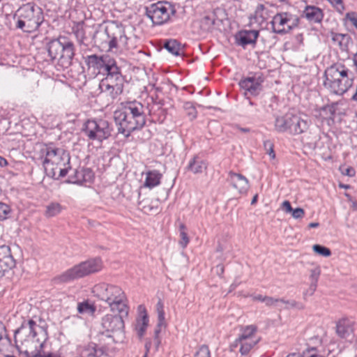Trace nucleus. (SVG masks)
<instances>
[{
	"mask_svg": "<svg viewBox=\"0 0 357 357\" xmlns=\"http://www.w3.org/2000/svg\"><path fill=\"white\" fill-rule=\"evenodd\" d=\"M113 130L112 126L104 119L88 120L84 125V134L92 141L100 142L108 139Z\"/></svg>",
	"mask_w": 357,
	"mask_h": 357,
	"instance_id": "9d476101",
	"label": "nucleus"
},
{
	"mask_svg": "<svg viewBox=\"0 0 357 357\" xmlns=\"http://www.w3.org/2000/svg\"><path fill=\"white\" fill-rule=\"evenodd\" d=\"M77 310L79 313L83 314L86 312L93 313L95 311V308L93 305L89 304L88 302H82L78 303Z\"/></svg>",
	"mask_w": 357,
	"mask_h": 357,
	"instance_id": "a19ab883",
	"label": "nucleus"
},
{
	"mask_svg": "<svg viewBox=\"0 0 357 357\" xmlns=\"http://www.w3.org/2000/svg\"><path fill=\"white\" fill-rule=\"evenodd\" d=\"M281 306H282V309H290V308H298L302 309L303 305L301 303H297L295 301H285L284 302L281 303Z\"/></svg>",
	"mask_w": 357,
	"mask_h": 357,
	"instance_id": "a18cd8bd",
	"label": "nucleus"
},
{
	"mask_svg": "<svg viewBox=\"0 0 357 357\" xmlns=\"http://www.w3.org/2000/svg\"><path fill=\"white\" fill-rule=\"evenodd\" d=\"M321 275V268L319 266H316L310 270V282L318 283L319 276Z\"/></svg>",
	"mask_w": 357,
	"mask_h": 357,
	"instance_id": "c03bdc74",
	"label": "nucleus"
},
{
	"mask_svg": "<svg viewBox=\"0 0 357 357\" xmlns=\"http://www.w3.org/2000/svg\"><path fill=\"white\" fill-rule=\"evenodd\" d=\"M264 77L261 73H257L252 76L242 79L239 82L240 87L245 91V94L257 96L262 90V83Z\"/></svg>",
	"mask_w": 357,
	"mask_h": 357,
	"instance_id": "4468645a",
	"label": "nucleus"
},
{
	"mask_svg": "<svg viewBox=\"0 0 357 357\" xmlns=\"http://www.w3.org/2000/svg\"><path fill=\"white\" fill-rule=\"evenodd\" d=\"M347 18L357 29V14L355 13H347Z\"/></svg>",
	"mask_w": 357,
	"mask_h": 357,
	"instance_id": "603ef678",
	"label": "nucleus"
},
{
	"mask_svg": "<svg viewBox=\"0 0 357 357\" xmlns=\"http://www.w3.org/2000/svg\"><path fill=\"white\" fill-rule=\"evenodd\" d=\"M183 109L190 120H194L197 115V109L191 102H186L183 104Z\"/></svg>",
	"mask_w": 357,
	"mask_h": 357,
	"instance_id": "c9c22d12",
	"label": "nucleus"
},
{
	"mask_svg": "<svg viewBox=\"0 0 357 357\" xmlns=\"http://www.w3.org/2000/svg\"><path fill=\"white\" fill-rule=\"evenodd\" d=\"M310 136L307 137L306 135H304L302 137V142L304 144L307 146L309 148H314L317 145V142L319 139V137L317 134L314 132H312V131L310 132Z\"/></svg>",
	"mask_w": 357,
	"mask_h": 357,
	"instance_id": "f704fd0d",
	"label": "nucleus"
},
{
	"mask_svg": "<svg viewBox=\"0 0 357 357\" xmlns=\"http://www.w3.org/2000/svg\"><path fill=\"white\" fill-rule=\"evenodd\" d=\"M47 52L51 59L57 60V64L62 68H68L75 56L74 45L65 36L52 40L47 44Z\"/></svg>",
	"mask_w": 357,
	"mask_h": 357,
	"instance_id": "0eeeda50",
	"label": "nucleus"
},
{
	"mask_svg": "<svg viewBox=\"0 0 357 357\" xmlns=\"http://www.w3.org/2000/svg\"><path fill=\"white\" fill-rule=\"evenodd\" d=\"M43 154V166L46 172L50 171L52 176L59 173V176L64 177L70 169L69 153L61 148L54 146H45L41 149Z\"/></svg>",
	"mask_w": 357,
	"mask_h": 357,
	"instance_id": "39448f33",
	"label": "nucleus"
},
{
	"mask_svg": "<svg viewBox=\"0 0 357 357\" xmlns=\"http://www.w3.org/2000/svg\"><path fill=\"white\" fill-rule=\"evenodd\" d=\"M266 297V296H263L262 295L259 294V295H257V296H253V300L254 301H259L265 303Z\"/></svg>",
	"mask_w": 357,
	"mask_h": 357,
	"instance_id": "13d9d810",
	"label": "nucleus"
},
{
	"mask_svg": "<svg viewBox=\"0 0 357 357\" xmlns=\"http://www.w3.org/2000/svg\"><path fill=\"white\" fill-rule=\"evenodd\" d=\"M259 342L258 338H248L244 340H236V346H240V352L242 355H246L251 349Z\"/></svg>",
	"mask_w": 357,
	"mask_h": 357,
	"instance_id": "cd10ccee",
	"label": "nucleus"
},
{
	"mask_svg": "<svg viewBox=\"0 0 357 357\" xmlns=\"http://www.w3.org/2000/svg\"><path fill=\"white\" fill-rule=\"evenodd\" d=\"M62 211V206L59 203H51L47 206L45 215L47 217H53L59 214Z\"/></svg>",
	"mask_w": 357,
	"mask_h": 357,
	"instance_id": "72a5a7b5",
	"label": "nucleus"
},
{
	"mask_svg": "<svg viewBox=\"0 0 357 357\" xmlns=\"http://www.w3.org/2000/svg\"><path fill=\"white\" fill-rule=\"evenodd\" d=\"M86 351H87V357H100L98 355V352L102 353L101 351H98L96 348V344L94 343L89 344L84 349Z\"/></svg>",
	"mask_w": 357,
	"mask_h": 357,
	"instance_id": "37998d69",
	"label": "nucleus"
},
{
	"mask_svg": "<svg viewBox=\"0 0 357 357\" xmlns=\"http://www.w3.org/2000/svg\"><path fill=\"white\" fill-rule=\"evenodd\" d=\"M304 352H309L311 354H317V348L315 347H310L307 349H306Z\"/></svg>",
	"mask_w": 357,
	"mask_h": 357,
	"instance_id": "052dcab7",
	"label": "nucleus"
},
{
	"mask_svg": "<svg viewBox=\"0 0 357 357\" xmlns=\"http://www.w3.org/2000/svg\"><path fill=\"white\" fill-rule=\"evenodd\" d=\"M291 115L292 114L287 113L282 116H276L274 123L275 130L278 132H287L289 134Z\"/></svg>",
	"mask_w": 357,
	"mask_h": 357,
	"instance_id": "5701e85b",
	"label": "nucleus"
},
{
	"mask_svg": "<svg viewBox=\"0 0 357 357\" xmlns=\"http://www.w3.org/2000/svg\"><path fill=\"white\" fill-rule=\"evenodd\" d=\"M353 73L341 64L328 67L324 73V86L330 92L342 95L353 85Z\"/></svg>",
	"mask_w": 357,
	"mask_h": 357,
	"instance_id": "20e7f679",
	"label": "nucleus"
},
{
	"mask_svg": "<svg viewBox=\"0 0 357 357\" xmlns=\"http://www.w3.org/2000/svg\"><path fill=\"white\" fill-rule=\"evenodd\" d=\"M259 36V31L256 30H243L235 36L237 45L245 48L248 45H255Z\"/></svg>",
	"mask_w": 357,
	"mask_h": 357,
	"instance_id": "a211bd4d",
	"label": "nucleus"
},
{
	"mask_svg": "<svg viewBox=\"0 0 357 357\" xmlns=\"http://www.w3.org/2000/svg\"><path fill=\"white\" fill-rule=\"evenodd\" d=\"M42 357H61V356L59 354L50 353L45 356H42Z\"/></svg>",
	"mask_w": 357,
	"mask_h": 357,
	"instance_id": "0e129e2a",
	"label": "nucleus"
},
{
	"mask_svg": "<svg viewBox=\"0 0 357 357\" xmlns=\"http://www.w3.org/2000/svg\"><path fill=\"white\" fill-rule=\"evenodd\" d=\"M207 168V164L200 157L195 155L190 161L186 167L187 170L193 174H201Z\"/></svg>",
	"mask_w": 357,
	"mask_h": 357,
	"instance_id": "393cba45",
	"label": "nucleus"
},
{
	"mask_svg": "<svg viewBox=\"0 0 357 357\" xmlns=\"http://www.w3.org/2000/svg\"><path fill=\"white\" fill-rule=\"evenodd\" d=\"M5 332V327L0 322V340L2 338L3 333Z\"/></svg>",
	"mask_w": 357,
	"mask_h": 357,
	"instance_id": "680f3d73",
	"label": "nucleus"
},
{
	"mask_svg": "<svg viewBox=\"0 0 357 357\" xmlns=\"http://www.w3.org/2000/svg\"><path fill=\"white\" fill-rule=\"evenodd\" d=\"M162 174L158 170H151L146 173V178L144 186L148 188H153L160 183Z\"/></svg>",
	"mask_w": 357,
	"mask_h": 357,
	"instance_id": "a878e982",
	"label": "nucleus"
},
{
	"mask_svg": "<svg viewBox=\"0 0 357 357\" xmlns=\"http://www.w3.org/2000/svg\"><path fill=\"white\" fill-rule=\"evenodd\" d=\"M8 165V161L6 158L0 156V167H5Z\"/></svg>",
	"mask_w": 357,
	"mask_h": 357,
	"instance_id": "4d7b16f0",
	"label": "nucleus"
},
{
	"mask_svg": "<svg viewBox=\"0 0 357 357\" xmlns=\"http://www.w3.org/2000/svg\"><path fill=\"white\" fill-rule=\"evenodd\" d=\"M84 61L89 70H92L93 73L98 75L101 73H106L109 68H111L116 61L109 55L104 54L98 56L91 54L84 57Z\"/></svg>",
	"mask_w": 357,
	"mask_h": 357,
	"instance_id": "ddd939ff",
	"label": "nucleus"
},
{
	"mask_svg": "<svg viewBox=\"0 0 357 357\" xmlns=\"http://www.w3.org/2000/svg\"><path fill=\"white\" fill-rule=\"evenodd\" d=\"M181 241H179V244L181 245L183 248H185L189 243V238L185 231H181L180 234Z\"/></svg>",
	"mask_w": 357,
	"mask_h": 357,
	"instance_id": "3c124183",
	"label": "nucleus"
},
{
	"mask_svg": "<svg viewBox=\"0 0 357 357\" xmlns=\"http://www.w3.org/2000/svg\"><path fill=\"white\" fill-rule=\"evenodd\" d=\"M195 357H211V352L208 346H201L196 352Z\"/></svg>",
	"mask_w": 357,
	"mask_h": 357,
	"instance_id": "49530a36",
	"label": "nucleus"
},
{
	"mask_svg": "<svg viewBox=\"0 0 357 357\" xmlns=\"http://www.w3.org/2000/svg\"><path fill=\"white\" fill-rule=\"evenodd\" d=\"M99 90L100 93L104 94L105 96L109 98L111 100L115 99L118 96L122 93L123 91L118 89L116 91L114 86L109 85V84L100 81L99 84Z\"/></svg>",
	"mask_w": 357,
	"mask_h": 357,
	"instance_id": "c85d7f7f",
	"label": "nucleus"
},
{
	"mask_svg": "<svg viewBox=\"0 0 357 357\" xmlns=\"http://www.w3.org/2000/svg\"><path fill=\"white\" fill-rule=\"evenodd\" d=\"M228 181L240 193L246 192L249 188L248 180L242 174L230 172Z\"/></svg>",
	"mask_w": 357,
	"mask_h": 357,
	"instance_id": "4be33fe9",
	"label": "nucleus"
},
{
	"mask_svg": "<svg viewBox=\"0 0 357 357\" xmlns=\"http://www.w3.org/2000/svg\"><path fill=\"white\" fill-rule=\"evenodd\" d=\"M336 332L341 338H347L353 333L350 321L347 319L340 320L336 326Z\"/></svg>",
	"mask_w": 357,
	"mask_h": 357,
	"instance_id": "bb28decb",
	"label": "nucleus"
},
{
	"mask_svg": "<svg viewBox=\"0 0 357 357\" xmlns=\"http://www.w3.org/2000/svg\"><path fill=\"white\" fill-rule=\"evenodd\" d=\"M75 34L80 43H83L85 39V31L82 27H77V29L75 31Z\"/></svg>",
	"mask_w": 357,
	"mask_h": 357,
	"instance_id": "09e8293b",
	"label": "nucleus"
},
{
	"mask_svg": "<svg viewBox=\"0 0 357 357\" xmlns=\"http://www.w3.org/2000/svg\"><path fill=\"white\" fill-rule=\"evenodd\" d=\"M179 231H180V233L181 231H185V226L183 224H181L180 225V226H179Z\"/></svg>",
	"mask_w": 357,
	"mask_h": 357,
	"instance_id": "338daca9",
	"label": "nucleus"
},
{
	"mask_svg": "<svg viewBox=\"0 0 357 357\" xmlns=\"http://www.w3.org/2000/svg\"><path fill=\"white\" fill-rule=\"evenodd\" d=\"M319 224L318 222H311L308 225L309 228H315L318 227Z\"/></svg>",
	"mask_w": 357,
	"mask_h": 357,
	"instance_id": "e2e57ef3",
	"label": "nucleus"
},
{
	"mask_svg": "<svg viewBox=\"0 0 357 357\" xmlns=\"http://www.w3.org/2000/svg\"><path fill=\"white\" fill-rule=\"evenodd\" d=\"M92 293L96 298L107 303L111 311L128 314V299L120 287L100 282L93 286Z\"/></svg>",
	"mask_w": 357,
	"mask_h": 357,
	"instance_id": "7ed1b4c3",
	"label": "nucleus"
},
{
	"mask_svg": "<svg viewBox=\"0 0 357 357\" xmlns=\"http://www.w3.org/2000/svg\"><path fill=\"white\" fill-rule=\"evenodd\" d=\"M156 310L158 312V326L160 327L163 325L165 321V311L164 305L161 300H159L156 304Z\"/></svg>",
	"mask_w": 357,
	"mask_h": 357,
	"instance_id": "4c0bfd02",
	"label": "nucleus"
},
{
	"mask_svg": "<svg viewBox=\"0 0 357 357\" xmlns=\"http://www.w3.org/2000/svg\"><path fill=\"white\" fill-rule=\"evenodd\" d=\"M257 195H255V196L252 198V202H251V204H254L257 202Z\"/></svg>",
	"mask_w": 357,
	"mask_h": 357,
	"instance_id": "774afa93",
	"label": "nucleus"
},
{
	"mask_svg": "<svg viewBox=\"0 0 357 357\" xmlns=\"http://www.w3.org/2000/svg\"><path fill=\"white\" fill-rule=\"evenodd\" d=\"M317 287V284L310 282L309 288L307 289V291L304 293V296L310 295L312 296L315 292Z\"/></svg>",
	"mask_w": 357,
	"mask_h": 357,
	"instance_id": "864d4df0",
	"label": "nucleus"
},
{
	"mask_svg": "<svg viewBox=\"0 0 357 357\" xmlns=\"http://www.w3.org/2000/svg\"><path fill=\"white\" fill-rule=\"evenodd\" d=\"M15 266V264H12V261L7 259V261H2L0 260V278L3 277L5 273Z\"/></svg>",
	"mask_w": 357,
	"mask_h": 357,
	"instance_id": "58836bf2",
	"label": "nucleus"
},
{
	"mask_svg": "<svg viewBox=\"0 0 357 357\" xmlns=\"http://www.w3.org/2000/svg\"><path fill=\"white\" fill-rule=\"evenodd\" d=\"M287 357H303V356L299 354L293 353V354H289Z\"/></svg>",
	"mask_w": 357,
	"mask_h": 357,
	"instance_id": "69168bd1",
	"label": "nucleus"
},
{
	"mask_svg": "<svg viewBox=\"0 0 357 357\" xmlns=\"http://www.w3.org/2000/svg\"><path fill=\"white\" fill-rule=\"evenodd\" d=\"M284 302L283 298H275L273 297L266 296L265 298V304L268 307H275L279 310L282 309L281 303Z\"/></svg>",
	"mask_w": 357,
	"mask_h": 357,
	"instance_id": "e433bc0d",
	"label": "nucleus"
},
{
	"mask_svg": "<svg viewBox=\"0 0 357 357\" xmlns=\"http://www.w3.org/2000/svg\"><path fill=\"white\" fill-rule=\"evenodd\" d=\"M10 212V208L6 204L0 202V220H5Z\"/></svg>",
	"mask_w": 357,
	"mask_h": 357,
	"instance_id": "de8ad7c7",
	"label": "nucleus"
},
{
	"mask_svg": "<svg viewBox=\"0 0 357 357\" xmlns=\"http://www.w3.org/2000/svg\"><path fill=\"white\" fill-rule=\"evenodd\" d=\"M102 81L109 84L118 91H123L125 79L122 75L120 68L117 64H114L106 73V77Z\"/></svg>",
	"mask_w": 357,
	"mask_h": 357,
	"instance_id": "f3484780",
	"label": "nucleus"
},
{
	"mask_svg": "<svg viewBox=\"0 0 357 357\" xmlns=\"http://www.w3.org/2000/svg\"><path fill=\"white\" fill-rule=\"evenodd\" d=\"M312 250L319 255L324 256V257H329L331 255V252L329 248L322 246L321 245H314L312 246Z\"/></svg>",
	"mask_w": 357,
	"mask_h": 357,
	"instance_id": "ea45409f",
	"label": "nucleus"
},
{
	"mask_svg": "<svg viewBox=\"0 0 357 357\" xmlns=\"http://www.w3.org/2000/svg\"><path fill=\"white\" fill-rule=\"evenodd\" d=\"M257 327L254 325H250L244 327L241 331V334L237 340H244L248 338H257L256 337Z\"/></svg>",
	"mask_w": 357,
	"mask_h": 357,
	"instance_id": "2f4dec72",
	"label": "nucleus"
},
{
	"mask_svg": "<svg viewBox=\"0 0 357 357\" xmlns=\"http://www.w3.org/2000/svg\"><path fill=\"white\" fill-rule=\"evenodd\" d=\"M9 259L12 264H15V260L13 257L10 252V248L7 245H0V260L2 261H7Z\"/></svg>",
	"mask_w": 357,
	"mask_h": 357,
	"instance_id": "473e14b6",
	"label": "nucleus"
},
{
	"mask_svg": "<svg viewBox=\"0 0 357 357\" xmlns=\"http://www.w3.org/2000/svg\"><path fill=\"white\" fill-rule=\"evenodd\" d=\"M15 27L26 33L37 31L44 21L43 10L38 6L26 3L21 6L16 12Z\"/></svg>",
	"mask_w": 357,
	"mask_h": 357,
	"instance_id": "423d86ee",
	"label": "nucleus"
},
{
	"mask_svg": "<svg viewBox=\"0 0 357 357\" xmlns=\"http://www.w3.org/2000/svg\"><path fill=\"white\" fill-rule=\"evenodd\" d=\"M282 208L286 212V213H291L293 208L291 206V204L289 201L286 200L284 201L282 204Z\"/></svg>",
	"mask_w": 357,
	"mask_h": 357,
	"instance_id": "5fc2aeb1",
	"label": "nucleus"
},
{
	"mask_svg": "<svg viewBox=\"0 0 357 357\" xmlns=\"http://www.w3.org/2000/svg\"><path fill=\"white\" fill-rule=\"evenodd\" d=\"M36 323L29 319L24 321L15 332L17 349L26 357H42L43 349L47 340L46 333L36 331Z\"/></svg>",
	"mask_w": 357,
	"mask_h": 357,
	"instance_id": "f257e3e1",
	"label": "nucleus"
},
{
	"mask_svg": "<svg viewBox=\"0 0 357 357\" xmlns=\"http://www.w3.org/2000/svg\"><path fill=\"white\" fill-rule=\"evenodd\" d=\"M264 147L266 153L269 155L271 159L275 158V153L274 151V144L271 140H265L264 142Z\"/></svg>",
	"mask_w": 357,
	"mask_h": 357,
	"instance_id": "79ce46f5",
	"label": "nucleus"
},
{
	"mask_svg": "<svg viewBox=\"0 0 357 357\" xmlns=\"http://www.w3.org/2000/svg\"><path fill=\"white\" fill-rule=\"evenodd\" d=\"M164 48L169 53L175 56H180L183 54L181 45L176 40H169L164 43Z\"/></svg>",
	"mask_w": 357,
	"mask_h": 357,
	"instance_id": "c756f323",
	"label": "nucleus"
},
{
	"mask_svg": "<svg viewBox=\"0 0 357 357\" xmlns=\"http://www.w3.org/2000/svg\"><path fill=\"white\" fill-rule=\"evenodd\" d=\"M107 314L102 319V326L107 332L116 333L123 331L124 322L123 317L125 314Z\"/></svg>",
	"mask_w": 357,
	"mask_h": 357,
	"instance_id": "dca6fc26",
	"label": "nucleus"
},
{
	"mask_svg": "<svg viewBox=\"0 0 357 357\" xmlns=\"http://www.w3.org/2000/svg\"><path fill=\"white\" fill-rule=\"evenodd\" d=\"M93 178V173L89 168H80L75 169L74 174L70 175L68 183L82 184L91 182Z\"/></svg>",
	"mask_w": 357,
	"mask_h": 357,
	"instance_id": "6ab92c4d",
	"label": "nucleus"
},
{
	"mask_svg": "<svg viewBox=\"0 0 357 357\" xmlns=\"http://www.w3.org/2000/svg\"><path fill=\"white\" fill-rule=\"evenodd\" d=\"M291 215L295 219L302 218L305 215V211L301 208H296L291 211Z\"/></svg>",
	"mask_w": 357,
	"mask_h": 357,
	"instance_id": "8fccbe9b",
	"label": "nucleus"
},
{
	"mask_svg": "<svg viewBox=\"0 0 357 357\" xmlns=\"http://www.w3.org/2000/svg\"><path fill=\"white\" fill-rule=\"evenodd\" d=\"M149 325V317L146 308L143 305L138 307V316L136 319L135 331L138 336L142 337Z\"/></svg>",
	"mask_w": 357,
	"mask_h": 357,
	"instance_id": "aec40b11",
	"label": "nucleus"
},
{
	"mask_svg": "<svg viewBox=\"0 0 357 357\" xmlns=\"http://www.w3.org/2000/svg\"><path fill=\"white\" fill-rule=\"evenodd\" d=\"M349 36L347 34L331 33V39L335 45H338L341 49H344L349 42Z\"/></svg>",
	"mask_w": 357,
	"mask_h": 357,
	"instance_id": "7c9ffc66",
	"label": "nucleus"
},
{
	"mask_svg": "<svg viewBox=\"0 0 357 357\" xmlns=\"http://www.w3.org/2000/svg\"><path fill=\"white\" fill-rule=\"evenodd\" d=\"M102 268V261L100 258H93L75 265L56 277L54 280L58 283H68L97 273Z\"/></svg>",
	"mask_w": 357,
	"mask_h": 357,
	"instance_id": "6e6552de",
	"label": "nucleus"
},
{
	"mask_svg": "<svg viewBox=\"0 0 357 357\" xmlns=\"http://www.w3.org/2000/svg\"><path fill=\"white\" fill-rule=\"evenodd\" d=\"M303 357H324L323 356L317 354H311L309 352H303Z\"/></svg>",
	"mask_w": 357,
	"mask_h": 357,
	"instance_id": "bf43d9fd",
	"label": "nucleus"
},
{
	"mask_svg": "<svg viewBox=\"0 0 357 357\" xmlns=\"http://www.w3.org/2000/svg\"><path fill=\"white\" fill-rule=\"evenodd\" d=\"M175 12L174 6L167 1H158L146 6V15L157 25L167 22Z\"/></svg>",
	"mask_w": 357,
	"mask_h": 357,
	"instance_id": "9b49d317",
	"label": "nucleus"
},
{
	"mask_svg": "<svg viewBox=\"0 0 357 357\" xmlns=\"http://www.w3.org/2000/svg\"><path fill=\"white\" fill-rule=\"evenodd\" d=\"M302 17L311 24L321 23L324 18V13L319 7L307 6L303 11Z\"/></svg>",
	"mask_w": 357,
	"mask_h": 357,
	"instance_id": "412c9836",
	"label": "nucleus"
},
{
	"mask_svg": "<svg viewBox=\"0 0 357 357\" xmlns=\"http://www.w3.org/2000/svg\"><path fill=\"white\" fill-rule=\"evenodd\" d=\"M298 17L289 13H280L273 16L271 22L274 33L282 34L289 32L298 24Z\"/></svg>",
	"mask_w": 357,
	"mask_h": 357,
	"instance_id": "f8f14e48",
	"label": "nucleus"
},
{
	"mask_svg": "<svg viewBox=\"0 0 357 357\" xmlns=\"http://www.w3.org/2000/svg\"><path fill=\"white\" fill-rule=\"evenodd\" d=\"M272 8L268 5L258 4L255 8L254 19L256 22L262 24L268 18L273 17Z\"/></svg>",
	"mask_w": 357,
	"mask_h": 357,
	"instance_id": "b1692460",
	"label": "nucleus"
},
{
	"mask_svg": "<svg viewBox=\"0 0 357 357\" xmlns=\"http://www.w3.org/2000/svg\"><path fill=\"white\" fill-rule=\"evenodd\" d=\"M311 124V120L306 115L292 114L289 134L297 135L305 133L310 129Z\"/></svg>",
	"mask_w": 357,
	"mask_h": 357,
	"instance_id": "2eb2a0df",
	"label": "nucleus"
},
{
	"mask_svg": "<svg viewBox=\"0 0 357 357\" xmlns=\"http://www.w3.org/2000/svg\"><path fill=\"white\" fill-rule=\"evenodd\" d=\"M93 38L95 43H99L100 45L103 46L105 44H107L109 50L119 46L129 48L128 45V38L124 33V29L117 24H113L107 26L102 31H96Z\"/></svg>",
	"mask_w": 357,
	"mask_h": 357,
	"instance_id": "1a4fd4ad",
	"label": "nucleus"
},
{
	"mask_svg": "<svg viewBox=\"0 0 357 357\" xmlns=\"http://www.w3.org/2000/svg\"><path fill=\"white\" fill-rule=\"evenodd\" d=\"M114 119L118 132L128 137L131 132L142 128L146 124L144 106L138 101H132L114 113Z\"/></svg>",
	"mask_w": 357,
	"mask_h": 357,
	"instance_id": "f03ea898",
	"label": "nucleus"
},
{
	"mask_svg": "<svg viewBox=\"0 0 357 357\" xmlns=\"http://www.w3.org/2000/svg\"><path fill=\"white\" fill-rule=\"evenodd\" d=\"M204 22L207 24L209 26H212L215 24V20L211 18L210 16H206L204 18Z\"/></svg>",
	"mask_w": 357,
	"mask_h": 357,
	"instance_id": "6e6d98bb",
	"label": "nucleus"
}]
</instances>
